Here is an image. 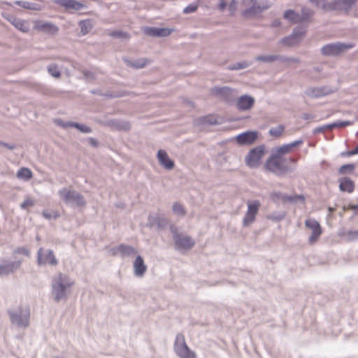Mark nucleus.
<instances>
[{
    "label": "nucleus",
    "mask_w": 358,
    "mask_h": 358,
    "mask_svg": "<svg viewBox=\"0 0 358 358\" xmlns=\"http://www.w3.org/2000/svg\"><path fill=\"white\" fill-rule=\"evenodd\" d=\"M264 168L274 173L282 174L288 170L287 161L285 158L275 155L266 160Z\"/></svg>",
    "instance_id": "f257e3e1"
},
{
    "label": "nucleus",
    "mask_w": 358,
    "mask_h": 358,
    "mask_svg": "<svg viewBox=\"0 0 358 358\" xmlns=\"http://www.w3.org/2000/svg\"><path fill=\"white\" fill-rule=\"evenodd\" d=\"M174 350L180 358H196V353L191 350L186 344L183 334H179L176 336Z\"/></svg>",
    "instance_id": "f03ea898"
},
{
    "label": "nucleus",
    "mask_w": 358,
    "mask_h": 358,
    "mask_svg": "<svg viewBox=\"0 0 358 358\" xmlns=\"http://www.w3.org/2000/svg\"><path fill=\"white\" fill-rule=\"evenodd\" d=\"M265 155V150L263 146H257L250 151L245 157L246 164L251 167H257Z\"/></svg>",
    "instance_id": "7ed1b4c3"
},
{
    "label": "nucleus",
    "mask_w": 358,
    "mask_h": 358,
    "mask_svg": "<svg viewBox=\"0 0 358 358\" xmlns=\"http://www.w3.org/2000/svg\"><path fill=\"white\" fill-rule=\"evenodd\" d=\"M305 226L311 231V235L308 238V242L313 245L315 243L322 234V228L320 223L311 218H308L305 221Z\"/></svg>",
    "instance_id": "20e7f679"
},
{
    "label": "nucleus",
    "mask_w": 358,
    "mask_h": 358,
    "mask_svg": "<svg viewBox=\"0 0 358 358\" xmlns=\"http://www.w3.org/2000/svg\"><path fill=\"white\" fill-rule=\"evenodd\" d=\"M259 207L260 202L259 201L248 202V210L243 220L245 227L249 226L255 220Z\"/></svg>",
    "instance_id": "39448f33"
},
{
    "label": "nucleus",
    "mask_w": 358,
    "mask_h": 358,
    "mask_svg": "<svg viewBox=\"0 0 358 358\" xmlns=\"http://www.w3.org/2000/svg\"><path fill=\"white\" fill-rule=\"evenodd\" d=\"M352 47V45L344 43L328 44L322 48V52L324 55H338Z\"/></svg>",
    "instance_id": "423d86ee"
},
{
    "label": "nucleus",
    "mask_w": 358,
    "mask_h": 358,
    "mask_svg": "<svg viewBox=\"0 0 358 358\" xmlns=\"http://www.w3.org/2000/svg\"><path fill=\"white\" fill-rule=\"evenodd\" d=\"M59 194L62 199L66 202H73L78 206H83L85 204L83 197L74 191L64 189L59 191Z\"/></svg>",
    "instance_id": "0eeeda50"
},
{
    "label": "nucleus",
    "mask_w": 358,
    "mask_h": 358,
    "mask_svg": "<svg viewBox=\"0 0 358 358\" xmlns=\"http://www.w3.org/2000/svg\"><path fill=\"white\" fill-rule=\"evenodd\" d=\"M311 15V13H310L309 11L306 12L305 10H302L301 15L296 13L292 10H287L284 13L285 19L287 20L288 21L293 24L306 21Z\"/></svg>",
    "instance_id": "6e6552de"
},
{
    "label": "nucleus",
    "mask_w": 358,
    "mask_h": 358,
    "mask_svg": "<svg viewBox=\"0 0 358 358\" xmlns=\"http://www.w3.org/2000/svg\"><path fill=\"white\" fill-rule=\"evenodd\" d=\"M38 264L56 265L57 261L52 250H44L40 248L38 251Z\"/></svg>",
    "instance_id": "1a4fd4ad"
},
{
    "label": "nucleus",
    "mask_w": 358,
    "mask_h": 358,
    "mask_svg": "<svg viewBox=\"0 0 358 358\" xmlns=\"http://www.w3.org/2000/svg\"><path fill=\"white\" fill-rule=\"evenodd\" d=\"M173 240L176 246L180 249L189 250L194 245V241L189 236L177 234L173 236Z\"/></svg>",
    "instance_id": "9d476101"
},
{
    "label": "nucleus",
    "mask_w": 358,
    "mask_h": 358,
    "mask_svg": "<svg viewBox=\"0 0 358 358\" xmlns=\"http://www.w3.org/2000/svg\"><path fill=\"white\" fill-rule=\"evenodd\" d=\"M29 312L20 310L19 313H10V320L13 324L20 327H27L29 324Z\"/></svg>",
    "instance_id": "9b49d317"
},
{
    "label": "nucleus",
    "mask_w": 358,
    "mask_h": 358,
    "mask_svg": "<svg viewBox=\"0 0 358 358\" xmlns=\"http://www.w3.org/2000/svg\"><path fill=\"white\" fill-rule=\"evenodd\" d=\"M257 131H247L242 133L236 136V141L240 145H250L257 138Z\"/></svg>",
    "instance_id": "f8f14e48"
},
{
    "label": "nucleus",
    "mask_w": 358,
    "mask_h": 358,
    "mask_svg": "<svg viewBox=\"0 0 358 358\" xmlns=\"http://www.w3.org/2000/svg\"><path fill=\"white\" fill-rule=\"evenodd\" d=\"M157 159L162 166L166 169H172L174 166V162L171 160L167 153L163 150H159L157 153Z\"/></svg>",
    "instance_id": "ddd939ff"
},
{
    "label": "nucleus",
    "mask_w": 358,
    "mask_h": 358,
    "mask_svg": "<svg viewBox=\"0 0 358 358\" xmlns=\"http://www.w3.org/2000/svg\"><path fill=\"white\" fill-rule=\"evenodd\" d=\"M145 33L152 36H167L171 34V30L167 28L147 27L145 29Z\"/></svg>",
    "instance_id": "4468645a"
},
{
    "label": "nucleus",
    "mask_w": 358,
    "mask_h": 358,
    "mask_svg": "<svg viewBox=\"0 0 358 358\" xmlns=\"http://www.w3.org/2000/svg\"><path fill=\"white\" fill-rule=\"evenodd\" d=\"M253 98L248 96H242L237 101V107L240 110H245L250 109L254 104Z\"/></svg>",
    "instance_id": "2eb2a0df"
},
{
    "label": "nucleus",
    "mask_w": 358,
    "mask_h": 358,
    "mask_svg": "<svg viewBox=\"0 0 358 358\" xmlns=\"http://www.w3.org/2000/svg\"><path fill=\"white\" fill-rule=\"evenodd\" d=\"M303 34V31L299 32L298 31L295 30L289 37L285 38L282 40V43L286 45H294L298 43L302 39Z\"/></svg>",
    "instance_id": "dca6fc26"
},
{
    "label": "nucleus",
    "mask_w": 358,
    "mask_h": 358,
    "mask_svg": "<svg viewBox=\"0 0 358 358\" xmlns=\"http://www.w3.org/2000/svg\"><path fill=\"white\" fill-rule=\"evenodd\" d=\"M134 273L138 276H143L147 270V266L141 256H138L134 264Z\"/></svg>",
    "instance_id": "f3484780"
},
{
    "label": "nucleus",
    "mask_w": 358,
    "mask_h": 358,
    "mask_svg": "<svg viewBox=\"0 0 358 358\" xmlns=\"http://www.w3.org/2000/svg\"><path fill=\"white\" fill-rule=\"evenodd\" d=\"M21 264V262H15L12 263H9L8 264L0 265V274L1 275H6L10 273L13 272L20 268Z\"/></svg>",
    "instance_id": "a211bd4d"
},
{
    "label": "nucleus",
    "mask_w": 358,
    "mask_h": 358,
    "mask_svg": "<svg viewBox=\"0 0 358 358\" xmlns=\"http://www.w3.org/2000/svg\"><path fill=\"white\" fill-rule=\"evenodd\" d=\"M339 188L343 192L352 193L355 189V183L350 178H343L340 180Z\"/></svg>",
    "instance_id": "6ab92c4d"
},
{
    "label": "nucleus",
    "mask_w": 358,
    "mask_h": 358,
    "mask_svg": "<svg viewBox=\"0 0 358 358\" xmlns=\"http://www.w3.org/2000/svg\"><path fill=\"white\" fill-rule=\"evenodd\" d=\"M299 143H300V142L296 141V142L292 143L290 144L283 145L278 148L277 150H276V152H277L276 155H279V156L282 157V155L290 152L292 151V148H294L295 146H296L297 145H299Z\"/></svg>",
    "instance_id": "aec40b11"
},
{
    "label": "nucleus",
    "mask_w": 358,
    "mask_h": 358,
    "mask_svg": "<svg viewBox=\"0 0 358 358\" xmlns=\"http://www.w3.org/2000/svg\"><path fill=\"white\" fill-rule=\"evenodd\" d=\"M115 250V254L120 253L122 256H129L136 252L134 248L125 245H120L116 248Z\"/></svg>",
    "instance_id": "412c9836"
},
{
    "label": "nucleus",
    "mask_w": 358,
    "mask_h": 358,
    "mask_svg": "<svg viewBox=\"0 0 358 358\" xmlns=\"http://www.w3.org/2000/svg\"><path fill=\"white\" fill-rule=\"evenodd\" d=\"M32 172L28 168H21L17 172V177L18 178L24 179L25 180H28L32 178Z\"/></svg>",
    "instance_id": "4be33fe9"
},
{
    "label": "nucleus",
    "mask_w": 358,
    "mask_h": 358,
    "mask_svg": "<svg viewBox=\"0 0 358 358\" xmlns=\"http://www.w3.org/2000/svg\"><path fill=\"white\" fill-rule=\"evenodd\" d=\"M12 23L17 29L23 32H27L29 29V24L26 21L14 19Z\"/></svg>",
    "instance_id": "5701e85b"
},
{
    "label": "nucleus",
    "mask_w": 358,
    "mask_h": 358,
    "mask_svg": "<svg viewBox=\"0 0 358 358\" xmlns=\"http://www.w3.org/2000/svg\"><path fill=\"white\" fill-rule=\"evenodd\" d=\"M64 286L61 283L53 285V292L55 294V300L59 301L61 299L64 294Z\"/></svg>",
    "instance_id": "b1692460"
},
{
    "label": "nucleus",
    "mask_w": 358,
    "mask_h": 358,
    "mask_svg": "<svg viewBox=\"0 0 358 358\" xmlns=\"http://www.w3.org/2000/svg\"><path fill=\"white\" fill-rule=\"evenodd\" d=\"M62 5L68 9L79 10L82 8V4L74 0H64Z\"/></svg>",
    "instance_id": "393cba45"
},
{
    "label": "nucleus",
    "mask_w": 358,
    "mask_h": 358,
    "mask_svg": "<svg viewBox=\"0 0 358 358\" xmlns=\"http://www.w3.org/2000/svg\"><path fill=\"white\" fill-rule=\"evenodd\" d=\"M284 130H285L284 127L282 125H279L276 127L271 128L269 131V133L273 136L279 137L282 135Z\"/></svg>",
    "instance_id": "a878e982"
},
{
    "label": "nucleus",
    "mask_w": 358,
    "mask_h": 358,
    "mask_svg": "<svg viewBox=\"0 0 358 358\" xmlns=\"http://www.w3.org/2000/svg\"><path fill=\"white\" fill-rule=\"evenodd\" d=\"M343 211L352 210L353 212L354 215L358 216V203L357 204L348 203V204L344 205L343 206Z\"/></svg>",
    "instance_id": "bb28decb"
},
{
    "label": "nucleus",
    "mask_w": 358,
    "mask_h": 358,
    "mask_svg": "<svg viewBox=\"0 0 358 358\" xmlns=\"http://www.w3.org/2000/svg\"><path fill=\"white\" fill-rule=\"evenodd\" d=\"M80 26L81 28V31L84 34H87L91 29V24H90V21H88V20L81 21L80 22Z\"/></svg>",
    "instance_id": "cd10ccee"
},
{
    "label": "nucleus",
    "mask_w": 358,
    "mask_h": 358,
    "mask_svg": "<svg viewBox=\"0 0 358 358\" xmlns=\"http://www.w3.org/2000/svg\"><path fill=\"white\" fill-rule=\"evenodd\" d=\"M173 210L174 213L179 215H184L185 214V210L184 208L178 203L173 204Z\"/></svg>",
    "instance_id": "c85d7f7f"
},
{
    "label": "nucleus",
    "mask_w": 358,
    "mask_h": 358,
    "mask_svg": "<svg viewBox=\"0 0 358 358\" xmlns=\"http://www.w3.org/2000/svg\"><path fill=\"white\" fill-rule=\"evenodd\" d=\"M355 168V166L354 164H345L339 169V173L341 174H345L347 171H352Z\"/></svg>",
    "instance_id": "c756f323"
},
{
    "label": "nucleus",
    "mask_w": 358,
    "mask_h": 358,
    "mask_svg": "<svg viewBox=\"0 0 358 358\" xmlns=\"http://www.w3.org/2000/svg\"><path fill=\"white\" fill-rule=\"evenodd\" d=\"M34 201L29 197H27L21 204V208L23 209H27L34 205Z\"/></svg>",
    "instance_id": "7c9ffc66"
},
{
    "label": "nucleus",
    "mask_w": 358,
    "mask_h": 358,
    "mask_svg": "<svg viewBox=\"0 0 358 358\" xmlns=\"http://www.w3.org/2000/svg\"><path fill=\"white\" fill-rule=\"evenodd\" d=\"M48 72L55 78H59L60 76V72L55 65L50 66L48 67Z\"/></svg>",
    "instance_id": "2f4dec72"
},
{
    "label": "nucleus",
    "mask_w": 358,
    "mask_h": 358,
    "mask_svg": "<svg viewBox=\"0 0 358 358\" xmlns=\"http://www.w3.org/2000/svg\"><path fill=\"white\" fill-rule=\"evenodd\" d=\"M350 124V122H335V123L329 124L327 126V128H328L329 129H331L335 127H345V126H348Z\"/></svg>",
    "instance_id": "473e14b6"
},
{
    "label": "nucleus",
    "mask_w": 358,
    "mask_h": 358,
    "mask_svg": "<svg viewBox=\"0 0 358 358\" xmlns=\"http://www.w3.org/2000/svg\"><path fill=\"white\" fill-rule=\"evenodd\" d=\"M43 215L46 218V219H52V218H57L59 215L56 213V212H50V211H48V210H44L43 212Z\"/></svg>",
    "instance_id": "72a5a7b5"
},
{
    "label": "nucleus",
    "mask_w": 358,
    "mask_h": 358,
    "mask_svg": "<svg viewBox=\"0 0 358 358\" xmlns=\"http://www.w3.org/2000/svg\"><path fill=\"white\" fill-rule=\"evenodd\" d=\"M147 63L148 61L145 59H141L131 64V66L136 68H143L147 64Z\"/></svg>",
    "instance_id": "f704fd0d"
},
{
    "label": "nucleus",
    "mask_w": 358,
    "mask_h": 358,
    "mask_svg": "<svg viewBox=\"0 0 358 358\" xmlns=\"http://www.w3.org/2000/svg\"><path fill=\"white\" fill-rule=\"evenodd\" d=\"M328 93V92H324V89H315L312 90V94L315 96H322Z\"/></svg>",
    "instance_id": "c9c22d12"
},
{
    "label": "nucleus",
    "mask_w": 358,
    "mask_h": 358,
    "mask_svg": "<svg viewBox=\"0 0 358 358\" xmlns=\"http://www.w3.org/2000/svg\"><path fill=\"white\" fill-rule=\"evenodd\" d=\"M14 254L15 255H22L26 257H28L29 255V252L27 248H19L17 250H15Z\"/></svg>",
    "instance_id": "e433bc0d"
},
{
    "label": "nucleus",
    "mask_w": 358,
    "mask_h": 358,
    "mask_svg": "<svg viewBox=\"0 0 358 358\" xmlns=\"http://www.w3.org/2000/svg\"><path fill=\"white\" fill-rule=\"evenodd\" d=\"M197 9V6L194 4H191L187 6L184 10L183 12L185 13H190L196 11Z\"/></svg>",
    "instance_id": "4c0bfd02"
},
{
    "label": "nucleus",
    "mask_w": 358,
    "mask_h": 358,
    "mask_svg": "<svg viewBox=\"0 0 358 358\" xmlns=\"http://www.w3.org/2000/svg\"><path fill=\"white\" fill-rule=\"evenodd\" d=\"M276 57L275 56H262L258 57L257 59L264 62H272L275 60Z\"/></svg>",
    "instance_id": "58836bf2"
},
{
    "label": "nucleus",
    "mask_w": 358,
    "mask_h": 358,
    "mask_svg": "<svg viewBox=\"0 0 358 358\" xmlns=\"http://www.w3.org/2000/svg\"><path fill=\"white\" fill-rule=\"evenodd\" d=\"M74 127L79 129L80 131L85 132V133H89L91 131V129L90 127L84 125H79L78 124H75Z\"/></svg>",
    "instance_id": "ea45409f"
},
{
    "label": "nucleus",
    "mask_w": 358,
    "mask_h": 358,
    "mask_svg": "<svg viewBox=\"0 0 358 358\" xmlns=\"http://www.w3.org/2000/svg\"><path fill=\"white\" fill-rule=\"evenodd\" d=\"M205 121L209 122L210 124H217V121L216 118L213 115H208L205 117Z\"/></svg>",
    "instance_id": "a19ab883"
},
{
    "label": "nucleus",
    "mask_w": 358,
    "mask_h": 358,
    "mask_svg": "<svg viewBox=\"0 0 358 358\" xmlns=\"http://www.w3.org/2000/svg\"><path fill=\"white\" fill-rule=\"evenodd\" d=\"M43 29H48V30H50L53 32H55L57 31V28L54 26V25H52L50 24H45L43 26Z\"/></svg>",
    "instance_id": "79ce46f5"
},
{
    "label": "nucleus",
    "mask_w": 358,
    "mask_h": 358,
    "mask_svg": "<svg viewBox=\"0 0 358 358\" xmlns=\"http://www.w3.org/2000/svg\"><path fill=\"white\" fill-rule=\"evenodd\" d=\"M358 154V145L351 151L348 152V155H355Z\"/></svg>",
    "instance_id": "37998d69"
},
{
    "label": "nucleus",
    "mask_w": 358,
    "mask_h": 358,
    "mask_svg": "<svg viewBox=\"0 0 358 358\" xmlns=\"http://www.w3.org/2000/svg\"><path fill=\"white\" fill-rule=\"evenodd\" d=\"M113 36H120V37L121 36V37H124V38H127L128 37V35L127 34H124V33H122V32L113 33Z\"/></svg>",
    "instance_id": "c03bdc74"
},
{
    "label": "nucleus",
    "mask_w": 358,
    "mask_h": 358,
    "mask_svg": "<svg viewBox=\"0 0 358 358\" xmlns=\"http://www.w3.org/2000/svg\"><path fill=\"white\" fill-rule=\"evenodd\" d=\"M227 6V3L225 2H222L219 4V8L220 10H224Z\"/></svg>",
    "instance_id": "a18cd8bd"
},
{
    "label": "nucleus",
    "mask_w": 358,
    "mask_h": 358,
    "mask_svg": "<svg viewBox=\"0 0 358 358\" xmlns=\"http://www.w3.org/2000/svg\"><path fill=\"white\" fill-rule=\"evenodd\" d=\"M271 198H272V199L275 200V198H278V195L275 193H273L271 194Z\"/></svg>",
    "instance_id": "49530a36"
},
{
    "label": "nucleus",
    "mask_w": 358,
    "mask_h": 358,
    "mask_svg": "<svg viewBox=\"0 0 358 358\" xmlns=\"http://www.w3.org/2000/svg\"><path fill=\"white\" fill-rule=\"evenodd\" d=\"M303 119H305V120H308V119H309L310 117H309V115H308V114H304V115H303Z\"/></svg>",
    "instance_id": "de8ad7c7"
},
{
    "label": "nucleus",
    "mask_w": 358,
    "mask_h": 358,
    "mask_svg": "<svg viewBox=\"0 0 358 358\" xmlns=\"http://www.w3.org/2000/svg\"><path fill=\"white\" fill-rule=\"evenodd\" d=\"M350 234H354V235L358 236V231H355V232H350Z\"/></svg>",
    "instance_id": "09e8293b"
},
{
    "label": "nucleus",
    "mask_w": 358,
    "mask_h": 358,
    "mask_svg": "<svg viewBox=\"0 0 358 358\" xmlns=\"http://www.w3.org/2000/svg\"><path fill=\"white\" fill-rule=\"evenodd\" d=\"M289 162H295V160L294 159H292V158H289Z\"/></svg>",
    "instance_id": "8fccbe9b"
},
{
    "label": "nucleus",
    "mask_w": 358,
    "mask_h": 358,
    "mask_svg": "<svg viewBox=\"0 0 358 358\" xmlns=\"http://www.w3.org/2000/svg\"><path fill=\"white\" fill-rule=\"evenodd\" d=\"M8 148H9L10 149H13V147H12V146H8Z\"/></svg>",
    "instance_id": "3c124183"
}]
</instances>
